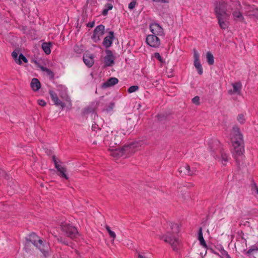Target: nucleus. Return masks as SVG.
I'll return each instance as SVG.
<instances>
[{
    "mask_svg": "<svg viewBox=\"0 0 258 258\" xmlns=\"http://www.w3.org/2000/svg\"><path fill=\"white\" fill-rule=\"evenodd\" d=\"M18 52H19L18 50H15L13 51L12 53V56L13 58H14V59L15 60L16 62H17V61L18 59Z\"/></svg>",
    "mask_w": 258,
    "mask_h": 258,
    "instance_id": "nucleus-35",
    "label": "nucleus"
},
{
    "mask_svg": "<svg viewBox=\"0 0 258 258\" xmlns=\"http://www.w3.org/2000/svg\"><path fill=\"white\" fill-rule=\"evenodd\" d=\"M180 230V225L178 223L169 222L168 223L166 233L178 234Z\"/></svg>",
    "mask_w": 258,
    "mask_h": 258,
    "instance_id": "nucleus-13",
    "label": "nucleus"
},
{
    "mask_svg": "<svg viewBox=\"0 0 258 258\" xmlns=\"http://www.w3.org/2000/svg\"><path fill=\"white\" fill-rule=\"evenodd\" d=\"M105 142L108 145L109 148H115L121 143V137L116 134L111 132L106 137Z\"/></svg>",
    "mask_w": 258,
    "mask_h": 258,
    "instance_id": "nucleus-5",
    "label": "nucleus"
},
{
    "mask_svg": "<svg viewBox=\"0 0 258 258\" xmlns=\"http://www.w3.org/2000/svg\"><path fill=\"white\" fill-rule=\"evenodd\" d=\"M104 29L105 27L102 25H100L95 28L93 34V38L95 41L100 39V37L104 34Z\"/></svg>",
    "mask_w": 258,
    "mask_h": 258,
    "instance_id": "nucleus-15",
    "label": "nucleus"
},
{
    "mask_svg": "<svg viewBox=\"0 0 258 258\" xmlns=\"http://www.w3.org/2000/svg\"><path fill=\"white\" fill-rule=\"evenodd\" d=\"M227 258H231L230 256H226Z\"/></svg>",
    "mask_w": 258,
    "mask_h": 258,
    "instance_id": "nucleus-50",
    "label": "nucleus"
},
{
    "mask_svg": "<svg viewBox=\"0 0 258 258\" xmlns=\"http://www.w3.org/2000/svg\"><path fill=\"white\" fill-rule=\"evenodd\" d=\"M105 9L103 10L102 12V14L103 16H106L107 15L108 11L112 10V9L113 8V6L111 4H107L105 6Z\"/></svg>",
    "mask_w": 258,
    "mask_h": 258,
    "instance_id": "nucleus-29",
    "label": "nucleus"
},
{
    "mask_svg": "<svg viewBox=\"0 0 258 258\" xmlns=\"http://www.w3.org/2000/svg\"><path fill=\"white\" fill-rule=\"evenodd\" d=\"M55 168L57 169V171L59 172L58 175L59 176H60L61 177H63L66 179H69V177L66 174L67 170L64 167L61 166L60 165H56Z\"/></svg>",
    "mask_w": 258,
    "mask_h": 258,
    "instance_id": "nucleus-23",
    "label": "nucleus"
},
{
    "mask_svg": "<svg viewBox=\"0 0 258 258\" xmlns=\"http://www.w3.org/2000/svg\"><path fill=\"white\" fill-rule=\"evenodd\" d=\"M99 104V102L98 101L93 102L89 106L83 110V114L85 115L89 113L94 112L96 108L98 107Z\"/></svg>",
    "mask_w": 258,
    "mask_h": 258,
    "instance_id": "nucleus-19",
    "label": "nucleus"
},
{
    "mask_svg": "<svg viewBox=\"0 0 258 258\" xmlns=\"http://www.w3.org/2000/svg\"><path fill=\"white\" fill-rule=\"evenodd\" d=\"M231 140L233 147V155L235 158L241 156L244 152V147L242 145V135L240 132L239 128L234 126L231 133Z\"/></svg>",
    "mask_w": 258,
    "mask_h": 258,
    "instance_id": "nucleus-1",
    "label": "nucleus"
},
{
    "mask_svg": "<svg viewBox=\"0 0 258 258\" xmlns=\"http://www.w3.org/2000/svg\"><path fill=\"white\" fill-rule=\"evenodd\" d=\"M118 80L114 77L109 78L106 82L104 83L102 86L103 88H107L111 86H113L114 85L117 84Z\"/></svg>",
    "mask_w": 258,
    "mask_h": 258,
    "instance_id": "nucleus-21",
    "label": "nucleus"
},
{
    "mask_svg": "<svg viewBox=\"0 0 258 258\" xmlns=\"http://www.w3.org/2000/svg\"><path fill=\"white\" fill-rule=\"evenodd\" d=\"M153 57H154V58H156V59H157L161 63H164V59L161 56L160 54L159 53H158V52L154 53V54L153 55Z\"/></svg>",
    "mask_w": 258,
    "mask_h": 258,
    "instance_id": "nucleus-33",
    "label": "nucleus"
},
{
    "mask_svg": "<svg viewBox=\"0 0 258 258\" xmlns=\"http://www.w3.org/2000/svg\"><path fill=\"white\" fill-rule=\"evenodd\" d=\"M136 5V2L135 1H133L131 2L128 5V8L131 10L133 9Z\"/></svg>",
    "mask_w": 258,
    "mask_h": 258,
    "instance_id": "nucleus-39",
    "label": "nucleus"
},
{
    "mask_svg": "<svg viewBox=\"0 0 258 258\" xmlns=\"http://www.w3.org/2000/svg\"><path fill=\"white\" fill-rule=\"evenodd\" d=\"M210 147H211V148L212 149V147L211 145H210Z\"/></svg>",
    "mask_w": 258,
    "mask_h": 258,
    "instance_id": "nucleus-51",
    "label": "nucleus"
},
{
    "mask_svg": "<svg viewBox=\"0 0 258 258\" xmlns=\"http://www.w3.org/2000/svg\"><path fill=\"white\" fill-rule=\"evenodd\" d=\"M52 160H53V161L54 163V165H55V167H56V165H59V164H58L57 161H56V157L55 156H53L52 157Z\"/></svg>",
    "mask_w": 258,
    "mask_h": 258,
    "instance_id": "nucleus-45",
    "label": "nucleus"
},
{
    "mask_svg": "<svg viewBox=\"0 0 258 258\" xmlns=\"http://www.w3.org/2000/svg\"><path fill=\"white\" fill-rule=\"evenodd\" d=\"M22 61L25 63L28 62V60L26 57L23 54L21 53L18 57V59L16 63L19 65H21L22 64Z\"/></svg>",
    "mask_w": 258,
    "mask_h": 258,
    "instance_id": "nucleus-30",
    "label": "nucleus"
},
{
    "mask_svg": "<svg viewBox=\"0 0 258 258\" xmlns=\"http://www.w3.org/2000/svg\"><path fill=\"white\" fill-rule=\"evenodd\" d=\"M109 151L111 156L115 158H118L123 156L126 154L125 150L124 149V146L121 148L117 147L113 148H109Z\"/></svg>",
    "mask_w": 258,
    "mask_h": 258,
    "instance_id": "nucleus-11",
    "label": "nucleus"
},
{
    "mask_svg": "<svg viewBox=\"0 0 258 258\" xmlns=\"http://www.w3.org/2000/svg\"><path fill=\"white\" fill-rule=\"evenodd\" d=\"M251 190L255 191L258 194V187L254 181L251 183Z\"/></svg>",
    "mask_w": 258,
    "mask_h": 258,
    "instance_id": "nucleus-38",
    "label": "nucleus"
},
{
    "mask_svg": "<svg viewBox=\"0 0 258 258\" xmlns=\"http://www.w3.org/2000/svg\"><path fill=\"white\" fill-rule=\"evenodd\" d=\"M105 228H106V229L107 230V231H108L110 237L112 238L113 240H114L116 237L115 233L113 231L111 230V229H110V227L106 225Z\"/></svg>",
    "mask_w": 258,
    "mask_h": 258,
    "instance_id": "nucleus-31",
    "label": "nucleus"
},
{
    "mask_svg": "<svg viewBox=\"0 0 258 258\" xmlns=\"http://www.w3.org/2000/svg\"><path fill=\"white\" fill-rule=\"evenodd\" d=\"M228 161V157L227 155L224 152L221 153L220 161L223 165H226L227 162Z\"/></svg>",
    "mask_w": 258,
    "mask_h": 258,
    "instance_id": "nucleus-28",
    "label": "nucleus"
},
{
    "mask_svg": "<svg viewBox=\"0 0 258 258\" xmlns=\"http://www.w3.org/2000/svg\"><path fill=\"white\" fill-rule=\"evenodd\" d=\"M114 105V104L113 103H110L109 104V109L106 108V110L109 111V110H111L113 108Z\"/></svg>",
    "mask_w": 258,
    "mask_h": 258,
    "instance_id": "nucleus-46",
    "label": "nucleus"
},
{
    "mask_svg": "<svg viewBox=\"0 0 258 258\" xmlns=\"http://www.w3.org/2000/svg\"><path fill=\"white\" fill-rule=\"evenodd\" d=\"M146 43L151 47H158L160 44L159 38L155 35H149L146 37Z\"/></svg>",
    "mask_w": 258,
    "mask_h": 258,
    "instance_id": "nucleus-10",
    "label": "nucleus"
},
{
    "mask_svg": "<svg viewBox=\"0 0 258 258\" xmlns=\"http://www.w3.org/2000/svg\"><path fill=\"white\" fill-rule=\"evenodd\" d=\"M178 171L180 174L182 173L183 175H192L194 173V171L190 170L189 166L187 164L181 166Z\"/></svg>",
    "mask_w": 258,
    "mask_h": 258,
    "instance_id": "nucleus-20",
    "label": "nucleus"
},
{
    "mask_svg": "<svg viewBox=\"0 0 258 258\" xmlns=\"http://www.w3.org/2000/svg\"><path fill=\"white\" fill-rule=\"evenodd\" d=\"M114 33L113 31L109 32V35L105 37L103 41V45L106 48L109 47L112 44L113 39H114Z\"/></svg>",
    "mask_w": 258,
    "mask_h": 258,
    "instance_id": "nucleus-17",
    "label": "nucleus"
},
{
    "mask_svg": "<svg viewBox=\"0 0 258 258\" xmlns=\"http://www.w3.org/2000/svg\"><path fill=\"white\" fill-rule=\"evenodd\" d=\"M137 258H145L144 253L141 252H137Z\"/></svg>",
    "mask_w": 258,
    "mask_h": 258,
    "instance_id": "nucleus-42",
    "label": "nucleus"
},
{
    "mask_svg": "<svg viewBox=\"0 0 258 258\" xmlns=\"http://www.w3.org/2000/svg\"><path fill=\"white\" fill-rule=\"evenodd\" d=\"M40 69L42 71L46 72V73L48 75L53 76L52 72H51L49 69H47V68L41 67Z\"/></svg>",
    "mask_w": 258,
    "mask_h": 258,
    "instance_id": "nucleus-36",
    "label": "nucleus"
},
{
    "mask_svg": "<svg viewBox=\"0 0 258 258\" xmlns=\"http://www.w3.org/2000/svg\"><path fill=\"white\" fill-rule=\"evenodd\" d=\"M223 258H227L226 256H230L228 252L226 250H223L222 253Z\"/></svg>",
    "mask_w": 258,
    "mask_h": 258,
    "instance_id": "nucleus-43",
    "label": "nucleus"
},
{
    "mask_svg": "<svg viewBox=\"0 0 258 258\" xmlns=\"http://www.w3.org/2000/svg\"><path fill=\"white\" fill-rule=\"evenodd\" d=\"M228 9L227 4H222L216 6L215 10L218 24L220 28L224 30L228 27L229 15L227 13Z\"/></svg>",
    "mask_w": 258,
    "mask_h": 258,
    "instance_id": "nucleus-2",
    "label": "nucleus"
},
{
    "mask_svg": "<svg viewBox=\"0 0 258 258\" xmlns=\"http://www.w3.org/2000/svg\"><path fill=\"white\" fill-rule=\"evenodd\" d=\"M235 10L232 13L234 20L236 21L243 22L244 17L240 12L241 6L239 2H237L235 5Z\"/></svg>",
    "mask_w": 258,
    "mask_h": 258,
    "instance_id": "nucleus-8",
    "label": "nucleus"
},
{
    "mask_svg": "<svg viewBox=\"0 0 258 258\" xmlns=\"http://www.w3.org/2000/svg\"><path fill=\"white\" fill-rule=\"evenodd\" d=\"M138 89H139V87L138 86H137V85L132 86L127 89V92L129 93H132L137 91V90H138Z\"/></svg>",
    "mask_w": 258,
    "mask_h": 258,
    "instance_id": "nucleus-34",
    "label": "nucleus"
},
{
    "mask_svg": "<svg viewBox=\"0 0 258 258\" xmlns=\"http://www.w3.org/2000/svg\"><path fill=\"white\" fill-rule=\"evenodd\" d=\"M30 85L31 88L34 91H37L41 87L40 82L36 78L32 79Z\"/></svg>",
    "mask_w": 258,
    "mask_h": 258,
    "instance_id": "nucleus-22",
    "label": "nucleus"
},
{
    "mask_svg": "<svg viewBox=\"0 0 258 258\" xmlns=\"http://www.w3.org/2000/svg\"><path fill=\"white\" fill-rule=\"evenodd\" d=\"M52 160H53V161L54 163V165H55V167H56V165H59V164H58L57 161H56V157L55 156H53L52 157Z\"/></svg>",
    "mask_w": 258,
    "mask_h": 258,
    "instance_id": "nucleus-44",
    "label": "nucleus"
},
{
    "mask_svg": "<svg viewBox=\"0 0 258 258\" xmlns=\"http://www.w3.org/2000/svg\"><path fill=\"white\" fill-rule=\"evenodd\" d=\"M83 61L88 67H91L94 63V55L89 52H86L83 55Z\"/></svg>",
    "mask_w": 258,
    "mask_h": 258,
    "instance_id": "nucleus-16",
    "label": "nucleus"
},
{
    "mask_svg": "<svg viewBox=\"0 0 258 258\" xmlns=\"http://www.w3.org/2000/svg\"><path fill=\"white\" fill-rule=\"evenodd\" d=\"M237 120L240 123H244L245 121V115L244 114H239L237 116Z\"/></svg>",
    "mask_w": 258,
    "mask_h": 258,
    "instance_id": "nucleus-32",
    "label": "nucleus"
},
{
    "mask_svg": "<svg viewBox=\"0 0 258 258\" xmlns=\"http://www.w3.org/2000/svg\"><path fill=\"white\" fill-rule=\"evenodd\" d=\"M4 174H5V172H3V173L2 174V175L0 174V176H3Z\"/></svg>",
    "mask_w": 258,
    "mask_h": 258,
    "instance_id": "nucleus-49",
    "label": "nucleus"
},
{
    "mask_svg": "<svg viewBox=\"0 0 258 258\" xmlns=\"http://www.w3.org/2000/svg\"><path fill=\"white\" fill-rule=\"evenodd\" d=\"M213 144L218 145L219 144V142L218 141L215 140L213 142Z\"/></svg>",
    "mask_w": 258,
    "mask_h": 258,
    "instance_id": "nucleus-48",
    "label": "nucleus"
},
{
    "mask_svg": "<svg viewBox=\"0 0 258 258\" xmlns=\"http://www.w3.org/2000/svg\"><path fill=\"white\" fill-rule=\"evenodd\" d=\"M233 92L238 94H240L241 89V84L240 82H237L232 84Z\"/></svg>",
    "mask_w": 258,
    "mask_h": 258,
    "instance_id": "nucleus-26",
    "label": "nucleus"
},
{
    "mask_svg": "<svg viewBox=\"0 0 258 258\" xmlns=\"http://www.w3.org/2000/svg\"><path fill=\"white\" fill-rule=\"evenodd\" d=\"M29 241L37 247L46 256L48 253L47 243L44 242L35 233H31L29 235Z\"/></svg>",
    "mask_w": 258,
    "mask_h": 258,
    "instance_id": "nucleus-4",
    "label": "nucleus"
},
{
    "mask_svg": "<svg viewBox=\"0 0 258 258\" xmlns=\"http://www.w3.org/2000/svg\"><path fill=\"white\" fill-rule=\"evenodd\" d=\"M198 239L202 246H203L204 247H207L206 243L203 236L202 228L201 227L199 229L198 233Z\"/></svg>",
    "mask_w": 258,
    "mask_h": 258,
    "instance_id": "nucleus-25",
    "label": "nucleus"
},
{
    "mask_svg": "<svg viewBox=\"0 0 258 258\" xmlns=\"http://www.w3.org/2000/svg\"><path fill=\"white\" fill-rule=\"evenodd\" d=\"M57 240L58 241L64 243L66 245H68V241L62 238L61 236H60L59 238H57Z\"/></svg>",
    "mask_w": 258,
    "mask_h": 258,
    "instance_id": "nucleus-40",
    "label": "nucleus"
},
{
    "mask_svg": "<svg viewBox=\"0 0 258 258\" xmlns=\"http://www.w3.org/2000/svg\"><path fill=\"white\" fill-rule=\"evenodd\" d=\"M153 1H155V2H163V3L168 2V0H153Z\"/></svg>",
    "mask_w": 258,
    "mask_h": 258,
    "instance_id": "nucleus-47",
    "label": "nucleus"
},
{
    "mask_svg": "<svg viewBox=\"0 0 258 258\" xmlns=\"http://www.w3.org/2000/svg\"><path fill=\"white\" fill-rule=\"evenodd\" d=\"M150 30L153 35L162 36L164 34L163 28L157 23L151 24Z\"/></svg>",
    "mask_w": 258,
    "mask_h": 258,
    "instance_id": "nucleus-14",
    "label": "nucleus"
},
{
    "mask_svg": "<svg viewBox=\"0 0 258 258\" xmlns=\"http://www.w3.org/2000/svg\"><path fill=\"white\" fill-rule=\"evenodd\" d=\"M207 61L209 64L212 65L214 62V56L213 54L209 51L206 54Z\"/></svg>",
    "mask_w": 258,
    "mask_h": 258,
    "instance_id": "nucleus-27",
    "label": "nucleus"
},
{
    "mask_svg": "<svg viewBox=\"0 0 258 258\" xmlns=\"http://www.w3.org/2000/svg\"><path fill=\"white\" fill-rule=\"evenodd\" d=\"M52 44L50 42H44L42 44V48L46 54H49L51 52L50 47Z\"/></svg>",
    "mask_w": 258,
    "mask_h": 258,
    "instance_id": "nucleus-24",
    "label": "nucleus"
},
{
    "mask_svg": "<svg viewBox=\"0 0 258 258\" xmlns=\"http://www.w3.org/2000/svg\"><path fill=\"white\" fill-rule=\"evenodd\" d=\"M106 55L104 57V65L105 67H111L114 64L115 56L110 50L105 51Z\"/></svg>",
    "mask_w": 258,
    "mask_h": 258,
    "instance_id": "nucleus-12",
    "label": "nucleus"
},
{
    "mask_svg": "<svg viewBox=\"0 0 258 258\" xmlns=\"http://www.w3.org/2000/svg\"><path fill=\"white\" fill-rule=\"evenodd\" d=\"M49 95L51 99L56 106H60L62 108L64 107V104L58 98L57 94L52 90H49Z\"/></svg>",
    "mask_w": 258,
    "mask_h": 258,
    "instance_id": "nucleus-18",
    "label": "nucleus"
},
{
    "mask_svg": "<svg viewBox=\"0 0 258 258\" xmlns=\"http://www.w3.org/2000/svg\"><path fill=\"white\" fill-rule=\"evenodd\" d=\"M160 238L168 243L174 251H177L181 248L182 245L178 234L166 233L161 235Z\"/></svg>",
    "mask_w": 258,
    "mask_h": 258,
    "instance_id": "nucleus-3",
    "label": "nucleus"
},
{
    "mask_svg": "<svg viewBox=\"0 0 258 258\" xmlns=\"http://www.w3.org/2000/svg\"><path fill=\"white\" fill-rule=\"evenodd\" d=\"M192 102L196 105L200 104V97L198 96H195L192 99Z\"/></svg>",
    "mask_w": 258,
    "mask_h": 258,
    "instance_id": "nucleus-37",
    "label": "nucleus"
},
{
    "mask_svg": "<svg viewBox=\"0 0 258 258\" xmlns=\"http://www.w3.org/2000/svg\"><path fill=\"white\" fill-rule=\"evenodd\" d=\"M144 144L143 141L135 142L128 145L124 146L126 155L132 154L138 150Z\"/></svg>",
    "mask_w": 258,
    "mask_h": 258,
    "instance_id": "nucleus-7",
    "label": "nucleus"
},
{
    "mask_svg": "<svg viewBox=\"0 0 258 258\" xmlns=\"http://www.w3.org/2000/svg\"><path fill=\"white\" fill-rule=\"evenodd\" d=\"M62 231L64 235L71 238H74L78 234L77 229L69 224H63L61 226Z\"/></svg>",
    "mask_w": 258,
    "mask_h": 258,
    "instance_id": "nucleus-6",
    "label": "nucleus"
},
{
    "mask_svg": "<svg viewBox=\"0 0 258 258\" xmlns=\"http://www.w3.org/2000/svg\"><path fill=\"white\" fill-rule=\"evenodd\" d=\"M193 52L194 58V66L198 71L199 74L202 75L203 73V71L202 65L200 61V54L199 53V52H198L196 48H194Z\"/></svg>",
    "mask_w": 258,
    "mask_h": 258,
    "instance_id": "nucleus-9",
    "label": "nucleus"
},
{
    "mask_svg": "<svg viewBox=\"0 0 258 258\" xmlns=\"http://www.w3.org/2000/svg\"><path fill=\"white\" fill-rule=\"evenodd\" d=\"M38 103L39 105L41 106H44L46 105V103L45 101L43 100H38Z\"/></svg>",
    "mask_w": 258,
    "mask_h": 258,
    "instance_id": "nucleus-41",
    "label": "nucleus"
}]
</instances>
